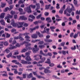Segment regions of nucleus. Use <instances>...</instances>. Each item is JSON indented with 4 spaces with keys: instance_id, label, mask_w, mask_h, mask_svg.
Returning <instances> with one entry per match:
<instances>
[{
    "instance_id": "nucleus-46",
    "label": "nucleus",
    "mask_w": 80,
    "mask_h": 80,
    "mask_svg": "<svg viewBox=\"0 0 80 80\" xmlns=\"http://www.w3.org/2000/svg\"><path fill=\"white\" fill-rule=\"evenodd\" d=\"M18 39H20V40H24V39L22 36L18 37Z\"/></svg>"
},
{
    "instance_id": "nucleus-40",
    "label": "nucleus",
    "mask_w": 80,
    "mask_h": 80,
    "mask_svg": "<svg viewBox=\"0 0 80 80\" xmlns=\"http://www.w3.org/2000/svg\"><path fill=\"white\" fill-rule=\"evenodd\" d=\"M40 3L41 4V6H43L44 5V3H43V1L42 0H41L40 1Z\"/></svg>"
},
{
    "instance_id": "nucleus-47",
    "label": "nucleus",
    "mask_w": 80,
    "mask_h": 80,
    "mask_svg": "<svg viewBox=\"0 0 80 80\" xmlns=\"http://www.w3.org/2000/svg\"><path fill=\"white\" fill-rule=\"evenodd\" d=\"M29 17L31 18L32 19H34V18H35V16L33 15H30L29 16Z\"/></svg>"
},
{
    "instance_id": "nucleus-3",
    "label": "nucleus",
    "mask_w": 80,
    "mask_h": 80,
    "mask_svg": "<svg viewBox=\"0 0 80 80\" xmlns=\"http://www.w3.org/2000/svg\"><path fill=\"white\" fill-rule=\"evenodd\" d=\"M17 41L15 40H14L12 42V43L9 45L10 47L9 48V50H13L14 48H16L17 47L15 46H13L14 44H15Z\"/></svg>"
},
{
    "instance_id": "nucleus-53",
    "label": "nucleus",
    "mask_w": 80,
    "mask_h": 80,
    "mask_svg": "<svg viewBox=\"0 0 80 80\" xmlns=\"http://www.w3.org/2000/svg\"><path fill=\"white\" fill-rule=\"evenodd\" d=\"M10 1L8 2V3L9 5H11V4H12V0H9Z\"/></svg>"
},
{
    "instance_id": "nucleus-12",
    "label": "nucleus",
    "mask_w": 80,
    "mask_h": 80,
    "mask_svg": "<svg viewBox=\"0 0 80 80\" xmlns=\"http://www.w3.org/2000/svg\"><path fill=\"white\" fill-rule=\"evenodd\" d=\"M38 28H39V26H36L35 27L33 28H30V30H31V33H32L33 30H36V29H38Z\"/></svg>"
},
{
    "instance_id": "nucleus-58",
    "label": "nucleus",
    "mask_w": 80,
    "mask_h": 80,
    "mask_svg": "<svg viewBox=\"0 0 80 80\" xmlns=\"http://www.w3.org/2000/svg\"><path fill=\"white\" fill-rule=\"evenodd\" d=\"M13 8V5H11L10 6V8H9V10H11L12 8Z\"/></svg>"
},
{
    "instance_id": "nucleus-13",
    "label": "nucleus",
    "mask_w": 80,
    "mask_h": 80,
    "mask_svg": "<svg viewBox=\"0 0 80 80\" xmlns=\"http://www.w3.org/2000/svg\"><path fill=\"white\" fill-rule=\"evenodd\" d=\"M20 19L22 20H27V18L24 16H20Z\"/></svg>"
},
{
    "instance_id": "nucleus-16",
    "label": "nucleus",
    "mask_w": 80,
    "mask_h": 80,
    "mask_svg": "<svg viewBox=\"0 0 80 80\" xmlns=\"http://www.w3.org/2000/svg\"><path fill=\"white\" fill-rule=\"evenodd\" d=\"M25 38H26V42H30V38L29 36L26 35L25 36Z\"/></svg>"
},
{
    "instance_id": "nucleus-60",
    "label": "nucleus",
    "mask_w": 80,
    "mask_h": 80,
    "mask_svg": "<svg viewBox=\"0 0 80 80\" xmlns=\"http://www.w3.org/2000/svg\"><path fill=\"white\" fill-rule=\"evenodd\" d=\"M76 14H78V15L80 14V10H79V12L78 11V10H77L76 12Z\"/></svg>"
},
{
    "instance_id": "nucleus-14",
    "label": "nucleus",
    "mask_w": 80,
    "mask_h": 80,
    "mask_svg": "<svg viewBox=\"0 0 80 80\" xmlns=\"http://www.w3.org/2000/svg\"><path fill=\"white\" fill-rule=\"evenodd\" d=\"M31 37L32 38H37L38 37V35L37 34H33L31 35Z\"/></svg>"
},
{
    "instance_id": "nucleus-51",
    "label": "nucleus",
    "mask_w": 80,
    "mask_h": 80,
    "mask_svg": "<svg viewBox=\"0 0 80 80\" xmlns=\"http://www.w3.org/2000/svg\"><path fill=\"white\" fill-rule=\"evenodd\" d=\"M50 67H53V66H55V64H54L53 63H51L49 64Z\"/></svg>"
},
{
    "instance_id": "nucleus-36",
    "label": "nucleus",
    "mask_w": 80,
    "mask_h": 80,
    "mask_svg": "<svg viewBox=\"0 0 80 80\" xmlns=\"http://www.w3.org/2000/svg\"><path fill=\"white\" fill-rule=\"evenodd\" d=\"M41 17H42V14H40L37 16V19H39V18H41Z\"/></svg>"
},
{
    "instance_id": "nucleus-41",
    "label": "nucleus",
    "mask_w": 80,
    "mask_h": 80,
    "mask_svg": "<svg viewBox=\"0 0 80 80\" xmlns=\"http://www.w3.org/2000/svg\"><path fill=\"white\" fill-rule=\"evenodd\" d=\"M56 5V8H57V9H59V8H60V5L59 4H58V3Z\"/></svg>"
},
{
    "instance_id": "nucleus-4",
    "label": "nucleus",
    "mask_w": 80,
    "mask_h": 80,
    "mask_svg": "<svg viewBox=\"0 0 80 80\" xmlns=\"http://www.w3.org/2000/svg\"><path fill=\"white\" fill-rule=\"evenodd\" d=\"M50 36L49 35H48L46 36V38L44 39V40L46 42H48V43H51L52 42V40L50 39H48L50 38Z\"/></svg>"
},
{
    "instance_id": "nucleus-28",
    "label": "nucleus",
    "mask_w": 80,
    "mask_h": 80,
    "mask_svg": "<svg viewBox=\"0 0 80 80\" xmlns=\"http://www.w3.org/2000/svg\"><path fill=\"white\" fill-rule=\"evenodd\" d=\"M78 32L77 33H75L73 36L74 38H76L77 37H78Z\"/></svg>"
},
{
    "instance_id": "nucleus-7",
    "label": "nucleus",
    "mask_w": 80,
    "mask_h": 80,
    "mask_svg": "<svg viewBox=\"0 0 80 80\" xmlns=\"http://www.w3.org/2000/svg\"><path fill=\"white\" fill-rule=\"evenodd\" d=\"M24 10H25L26 12H27L28 13H32V10H31V8H30V6H29L28 7H27V8H25L24 9Z\"/></svg>"
},
{
    "instance_id": "nucleus-27",
    "label": "nucleus",
    "mask_w": 80,
    "mask_h": 80,
    "mask_svg": "<svg viewBox=\"0 0 80 80\" xmlns=\"http://www.w3.org/2000/svg\"><path fill=\"white\" fill-rule=\"evenodd\" d=\"M52 52H48V54H46L45 56H49V57H52Z\"/></svg>"
},
{
    "instance_id": "nucleus-2",
    "label": "nucleus",
    "mask_w": 80,
    "mask_h": 80,
    "mask_svg": "<svg viewBox=\"0 0 80 80\" xmlns=\"http://www.w3.org/2000/svg\"><path fill=\"white\" fill-rule=\"evenodd\" d=\"M24 22H18V24L17 23H15V21L14 20H12V22L11 23V25L13 26V27H18V28H21V27H23V25ZM18 24L20 26H18Z\"/></svg>"
},
{
    "instance_id": "nucleus-48",
    "label": "nucleus",
    "mask_w": 80,
    "mask_h": 80,
    "mask_svg": "<svg viewBox=\"0 0 80 80\" xmlns=\"http://www.w3.org/2000/svg\"><path fill=\"white\" fill-rule=\"evenodd\" d=\"M63 10L61 9V10H59V13H60V14H62V13H63Z\"/></svg>"
},
{
    "instance_id": "nucleus-42",
    "label": "nucleus",
    "mask_w": 80,
    "mask_h": 80,
    "mask_svg": "<svg viewBox=\"0 0 80 80\" xmlns=\"http://www.w3.org/2000/svg\"><path fill=\"white\" fill-rule=\"evenodd\" d=\"M57 68H62V66L60 65V64H59L57 66Z\"/></svg>"
},
{
    "instance_id": "nucleus-1",
    "label": "nucleus",
    "mask_w": 80,
    "mask_h": 80,
    "mask_svg": "<svg viewBox=\"0 0 80 80\" xmlns=\"http://www.w3.org/2000/svg\"><path fill=\"white\" fill-rule=\"evenodd\" d=\"M21 44L22 45L25 44V46H26V49L24 48L21 51L22 53L27 52L28 50H32V48H31L30 47L28 46H30V45H31V44L27 42H26V41H24L23 42H22Z\"/></svg>"
},
{
    "instance_id": "nucleus-35",
    "label": "nucleus",
    "mask_w": 80,
    "mask_h": 80,
    "mask_svg": "<svg viewBox=\"0 0 80 80\" xmlns=\"http://www.w3.org/2000/svg\"><path fill=\"white\" fill-rule=\"evenodd\" d=\"M3 44L5 46H8V42H7V41H6L3 42Z\"/></svg>"
},
{
    "instance_id": "nucleus-21",
    "label": "nucleus",
    "mask_w": 80,
    "mask_h": 80,
    "mask_svg": "<svg viewBox=\"0 0 80 80\" xmlns=\"http://www.w3.org/2000/svg\"><path fill=\"white\" fill-rule=\"evenodd\" d=\"M12 63H15V64H16V65H18L20 63H19V62H17V61L16 60H13L12 61Z\"/></svg>"
},
{
    "instance_id": "nucleus-45",
    "label": "nucleus",
    "mask_w": 80,
    "mask_h": 80,
    "mask_svg": "<svg viewBox=\"0 0 80 80\" xmlns=\"http://www.w3.org/2000/svg\"><path fill=\"white\" fill-rule=\"evenodd\" d=\"M17 58L19 60H21V56H17Z\"/></svg>"
},
{
    "instance_id": "nucleus-30",
    "label": "nucleus",
    "mask_w": 80,
    "mask_h": 80,
    "mask_svg": "<svg viewBox=\"0 0 80 80\" xmlns=\"http://www.w3.org/2000/svg\"><path fill=\"white\" fill-rule=\"evenodd\" d=\"M29 6L32 8H33L34 9H35V7H36V6L35 5H33L32 4L30 5Z\"/></svg>"
},
{
    "instance_id": "nucleus-52",
    "label": "nucleus",
    "mask_w": 80,
    "mask_h": 80,
    "mask_svg": "<svg viewBox=\"0 0 80 80\" xmlns=\"http://www.w3.org/2000/svg\"><path fill=\"white\" fill-rule=\"evenodd\" d=\"M73 3L74 5L77 4V3H78V1H77V0H74Z\"/></svg>"
},
{
    "instance_id": "nucleus-32",
    "label": "nucleus",
    "mask_w": 80,
    "mask_h": 80,
    "mask_svg": "<svg viewBox=\"0 0 80 80\" xmlns=\"http://www.w3.org/2000/svg\"><path fill=\"white\" fill-rule=\"evenodd\" d=\"M1 44H0V49H1V48H2V47H3V42H0Z\"/></svg>"
},
{
    "instance_id": "nucleus-31",
    "label": "nucleus",
    "mask_w": 80,
    "mask_h": 80,
    "mask_svg": "<svg viewBox=\"0 0 80 80\" xmlns=\"http://www.w3.org/2000/svg\"><path fill=\"white\" fill-rule=\"evenodd\" d=\"M10 13L11 15H12L11 16H13V15L15 14V11H13V10H12L11 11Z\"/></svg>"
},
{
    "instance_id": "nucleus-62",
    "label": "nucleus",
    "mask_w": 80,
    "mask_h": 80,
    "mask_svg": "<svg viewBox=\"0 0 80 80\" xmlns=\"http://www.w3.org/2000/svg\"><path fill=\"white\" fill-rule=\"evenodd\" d=\"M25 55L26 56H30L29 55H30V53L28 52H26L25 53Z\"/></svg>"
},
{
    "instance_id": "nucleus-10",
    "label": "nucleus",
    "mask_w": 80,
    "mask_h": 80,
    "mask_svg": "<svg viewBox=\"0 0 80 80\" xmlns=\"http://www.w3.org/2000/svg\"><path fill=\"white\" fill-rule=\"evenodd\" d=\"M34 48L33 49L32 51L33 53H36L38 50V48H37V45H35Z\"/></svg>"
},
{
    "instance_id": "nucleus-19",
    "label": "nucleus",
    "mask_w": 80,
    "mask_h": 80,
    "mask_svg": "<svg viewBox=\"0 0 80 80\" xmlns=\"http://www.w3.org/2000/svg\"><path fill=\"white\" fill-rule=\"evenodd\" d=\"M26 60L27 61H31L32 59L30 58V56H27L26 58Z\"/></svg>"
},
{
    "instance_id": "nucleus-11",
    "label": "nucleus",
    "mask_w": 80,
    "mask_h": 80,
    "mask_svg": "<svg viewBox=\"0 0 80 80\" xmlns=\"http://www.w3.org/2000/svg\"><path fill=\"white\" fill-rule=\"evenodd\" d=\"M18 11L20 12V15H23L24 14H25V12H23V9L20 8L18 9Z\"/></svg>"
},
{
    "instance_id": "nucleus-64",
    "label": "nucleus",
    "mask_w": 80,
    "mask_h": 80,
    "mask_svg": "<svg viewBox=\"0 0 80 80\" xmlns=\"http://www.w3.org/2000/svg\"><path fill=\"white\" fill-rule=\"evenodd\" d=\"M77 29L78 30H80V25L78 24L77 25Z\"/></svg>"
},
{
    "instance_id": "nucleus-25",
    "label": "nucleus",
    "mask_w": 80,
    "mask_h": 80,
    "mask_svg": "<svg viewBox=\"0 0 80 80\" xmlns=\"http://www.w3.org/2000/svg\"><path fill=\"white\" fill-rule=\"evenodd\" d=\"M0 22L2 25H5V22H4L3 19H2L0 20Z\"/></svg>"
},
{
    "instance_id": "nucleus-61",
    "label": "nucleus",
    "mask_w": 80,
    "mask_h": 80,
    "mask_svg": "<svg viewBox=\"0 0 80 80\" xmlns=\"http://www.w3.org/2000/svg\"><path fill=\"white\" fill-rule=\"evenodd\" d=\"M9 79L10 80H12L13 79V77L11 76H9Z\"/></svg>"
},
{
    "instance_id": "nucleus-9",
    "label": "nucleus",
    "mask_w": 80,
    "mask_h": 80,
    "mask_svg": "<svg viewBox=\"0 0 80 80\" xmlns=\"http://www.w3.org/2000/svg\"><path fill=\"white\" fill-rule=\"evenodd\" d=\"M50 67H47L46 69H45L44 72L45 73H51V72H50V71L49 70L50 69Z\"/></svg>"
},
{
    "instance_id": "nucleus-54",
    "label": "nucleus",
    "mask_w": 80,
    "mask_h": 80,
    "mask_svg": "<svg viewBox=\"0 0 80 80\" xmlns=\"http://www.w3.org/2000/svg\"><path fill=\"white\" fill-rule=\"evenodd\" d=\"M74 34V33H73V32H72L71 33V34H70V37H71V38H72L73 37Z\"/></svg>"
},
{
    "instance_id": "nucleus-8",
    "label": "nucleus",
    "mask_w": 80,
    "mask_h": 80,
    "mask_svg": "<svg viewBox=\"0 0 80 80\" xmlns=\"http://www.w3.org/2000/svg\"><path fill=\"white\" fill-rule=\"evenodd\" d=\"M36 10L37 11V12L38 13H41V11H39L38 10H39L40 8V4L38 3H36Z\"/></svg>"
},
{
    "instance_id": "nucleus-5",
    "label": "nucleus",
    "mask_w": 80,
    "mask_h": 80,
    "mask_svg": "<svg viewBox=\"0 0 80 80\" xmlns=\"http://www.w3.org/2000/svg\"><path fill=\"white\" fill-rule=\"evenodd\" d=\"M13 18V16L10 15L9 14H8L7 16H6L5 18L4 19L5 20H7V22L8 23H10V19L9 18Z\"/></svg>"
},
{
    "instance_id": "nucleus-43",
    "label": "nucleus",
    "mask_w": 80,
    "mask_h": 80,
    "mask_svg": "<svg viewBox=\"0 0 80 80\" xmlns=\"http://www.w3.org/2000/svg\"><path fill=\"white\" fill-rule=\"evenodd\" d=\"M40 53L41 55H43V56H45V55L46 54H45V53H43V51H42V50L40 51Z\"/></svg>"
},
{
    "instance_id": "nucleus-49",
    "label": "nucleus",
    "mask_w": 80,
    "mask_h": 80,
    "mask_svg": "<svg viewBox=\"0 0 80 80\" xmlns=\"http://www.w3.org/2000/svg\"><path fill=\"white\" fill-rule=\"evenodd\" d=\"M45 28H47V27H46L45 28H44V30L43 31H41L42 33H44L46 32V31H45Z\"/></svg>"
},
{
    "instance_id": "nucleus-29",
    "label": "nucleus",
    "mask_w": 80,
    "mask_h": 80,
    "mask_svg": "<svg viewBox=\"0 0 80 80\" xmlns=\"http://www.w3.org/2000/svg\"><path fill=\"white\" fill-rule=\"evenodd\" d=\"M12 55V52H10L9 54H8L7 56V58H10V57H11V56Z\"/></svg>"
},
{
    "instance_id": "nucleus-56",
    "label": "nucleus",
    "mask_w": 80,
    "mask_h": 80,
    "mask_svg": "<svg viewBox=\"0 0 80 80\" xmlns=\"http://www.w3.org/2000/svg\"><path fill=\"white\" fill-rule=\"evenodd\" d=\"M50 29H55L56 28L55 26H52L50 27Z\"/></svg>"
},
{
    "instance_id": "nucleus-26",
    "label": "nucleus",
    "mask_w": 80,
    "mask_h": 80,
    "mask_svg": "<svg viewBox=\"0 0 80 80\" xmlns=\"http://www.w3.org/2000/svg\"><path fill=\"white\" fill-rule=\"evenodd\" d=\"M46 63H48V64H50L51 63V62L50 61V59H48L47 60V61L45 62Z\"/></svg>"
},
{
    "instance_id": "nucleus-33",
    "label": "nucleus",
    "mask_w": 80,
    "mask_h": 80,
    "mask_svg": "<svg viewBox=\"0 0 80 80\" xmlns=\"http://www.w3.org/2000/svg\"><path fill=\"white\" fill-rule=\"evenodd\" d=\"M21 63L23 64H27V61H25L23 60H21Z\"/></svg>"
},
{
    "instance_id": "nucleus-20",
    "label": "nucleus",
    "mask_w": 80,
    "mask_h": 80,
    "mask_svg": "<svg viewBox=\"0 0 80 80\" xmlns=\"http://www.w3.org/2000/svg\"><path fill=\"white\" fill-rule=\"evenodd\" d=\"M71 5L72 7L71 8L72 9V11H75V7H74L73 5L72 4H71Z\"/></svg>"
},
{
    "instance_id": "nucleus-18",
    "label": "nucleus",
    "mask_w": 80,
    "mask_h": 80,
    "mask_svg": "<svg viewBox=\"0 0 80 80\" xmlns=\"http://www.w3.org/2000/svg\"><path fill=\"white\" fill-rule=\"evenodd\" d=\"M62 53L64 55H66V53L67 54H68V51H65L63 50L62 51Z\"/></svg>"
},
{
    "instance_id": "nucleus-59",
    "label": "nucleus",
    "mask_w": 80,
    "mask_h": 80,
    "mask_svg": "<svg viewBox=\"0 0 80 80\" xmlns=\"http://www.w3.org/2000/svg\"><path fill=\"white\" fill-rule=\"evenodd\" d=\"M6 5V3H2L1 5V7L2 8H3L5 7Z\"/></svg>"
},
{
    "instance_id": "nucleus-39",
    "label": "nucleus",
    "mask_w": 80,
    "mask_h": 80,
    "mask_svg": "<svg viewBox=\"0 0 80 80\" xmlns=\"http://www.w3.org/2000/svg\"><path fill=\"white\" fill-rule=\"evenodd\" d=\"M65 42H62L60 43V46L62 47H64L65 46Z\"/></svg>"
},
{
    "instance_id": "nucleus-37",
    "label": "nucleus",
    "mask_w": 80,
    "mask_h": 80,
    "mask_svg": "<svg viewBox=\"0 0 80 80\" xmlns=\"http://www.w3.org/2000/svg\"><path fill=\"white\" fill-rule=\"evenodd\" d=\"M9 50H10L9 49V48H7L6 49L5 52L6 53H9V52H10V51Z\"/></svg>"
},
{
    "instance_id": "nucleus-57",
    "label": "nucleus",
    "mask_w": 80,
    "mask_h": 80,
    "mask_svg": "<svg viewBox=\"0 0 80 80\" xmlns=\"http://www.w3.org/2000/svg\"><path fill=\"white\" fill-rule=\"evenodd\" d=\"M44 15L45 16H48V15H49V13L46 12L44 13Z\"/></svg>"
},
{
    "instance_id": "nucleus-17",
    "label": "nucleus",
    "mask_w": 80,
    "mask_h": 80,
    "mask_svg": "<svg viewBox=\"0 0 80 80\" xmlns=\"http://www.w3.org/2000/svg\"><path fill=\"white\" fill-rule=\"evenodd\" d=\"M46 21H47L48 23H50V22H52V20L51 18L50 17L47 18L46 19Z\"/></svg>"
},
{
    "instance_id": "nucleus-44",
    "label": "nucleus",
    "mask_w": 80,
    "mask_h": 80,
    "mask_svg": "<svg viewBox=\"0 0 80 80\" xmlns=\"http://www.w3.org/2000/svg\"><path fill=\"white\" fill-rule=\"evenodd\" d=\"M71 49L72 50H76V46H74V48L73 47H72L71 48Z\"/></svg>"
},
{
    "instance_id": "nucleus-15",
    "label": "nucleus",
    "mask_w": 80,
    "mask_h": 80,
    "mask_svg": "<svg viewBox=\"0 0 80 80\" xmlns=\"http://www.w3.org/2000/svg\"><path fill=\"white\" fill-rule=\"evenodd\" d=\"M64 14L65 15L66 14V16L70 17V16L71 15V14H70L71 13H69V14L68 13H67L68 12V11H67V9H66L64 11Z\"/></svg>"
},
{
    "instance_id": "nucleus-34",
    "label": "nucleus",
    "mask_w": 80,
    "mask_h": 80,
    "mask_svg": "<svg viewBox=\"0 0 80 80\" xmlns=\"http://www.w3.org/2000/svg\"><path fill=\"white\" fill-rule=\"evenodd\" d=\"M67 10V11L69 13H71V12H72V9L71 8H69Z\"/></svg>"
},
{
    "instance_id": "nucleus-22",
    "label": "nucleus",
    "mask_w": 80,
    "mask_h": 80,
    "mask_svg": "<svg viewBox=\"0 0 80 80\" xmlns=\"http://www.w3.org/2000/svg\"><path fill=\"white\" fill-rule=\"evenodd\" d=\"M32 73H30L29 75L27 76V78H32L33 76H32Z\"/></svg>"
},
{
    "instance_id": "nucleus-63",
    "label": "nucleus",
    "mask_w": 80,
    "mask_h": 80,
    "mask_svg": "<svg viewBox=\"0 0 80 80\" xmlns=\"http://www.w3.org/2000/svg\"><path fill=\"white\" fill-rule=\"evenodd\" d=\"M23 3V0H20L18 1V3Z\"/></svg>"
},
{
    "instance_id": "nucleus-55",
    "label": "nucleus",
    "mask_w": 80,
    "mask_h": 80,
    "mask_svg": "<svg viewBox=\"0 0 80 80\" xmlns=\"http://www.w3.org/2000/svg\"><path fill=\"white\" fill-rule=\"evenodd\" d=\"M14 73L15 74H17L18 73V71H17V69L16 68V70L14 71Z\"/></svg>"
},
{
    "instance_id": "nucleus-6",
    "label": "nucleus",
    "mask_w": 80,
    "mask_h": 80,
    "mask_svg": "<svg viewBox=\"0 0 80 80\" xmlns=\"http://www.w3.org/2000/svg\"><path fill=\"white\" fill-rule=\"evenodd\" d=\"M39 57H40V60H42L39 61V63H43L44 62V61H45V60H46L45 58L43 57L42 58V55H39Z\"/></svg>"
},
{
    "instance_id": "nucleus-50",
    "label": "nucleus",
    "mask_w": 80,
    "mask_h": 80,
    "mask_svg": "<svg viewBox=\"0 0 80 80\" xmlns=\"http://www.w3.org/2000/svg\"><path fill=\"white\" fill-rule=\"evenodd\" d=\"M4 33V31H3V30H2L0 31V37H1V36L2 35V33Z\"/></svg>"
},
{
    "instance_id": "nucleus-38",
    "label": "nucleus",
    "mask_w": 80,
    "mask_h": 80,
    "mask_svg": "<svg viewBox=\"0 0 80 80\" xmlns=\"http://www.w3.org/2000/svg\"><path fill=\"white\" fill-rule=\"evenodd\" d=\"M50 6H51V4H49L48 5H46V10L48 9Z\"/></svg>"
},
{
    "instance_id": "nucleus-23",
    "label": "nucleus",
    "mask_w": 80,
    "mask_h": 80,
    "mask_svg": "<svg viewBox=\"0 0 80 80\" xmlns=\"http://www.w3.org/2000/svg\"><path fill=\"white\" fill-rule=\"evenodd\" d=\"M37 34H38V37H40L41 38H42V37H43V35L42 34H41L39 32H37Z\"/></svg>"
},
{
    "instance_id": "nucleus-24",
    "label": "nucleus",
    "mask_w": 80,
    "mask_h": 80,
    "mask_svg": "<svg viewBox=\"0 0 80 80\" xmlns=\"http://www.w3.org/2000/svg\"><path fill=\"white\" fill-rule=\"evenodd\" d=\"M5 13H2L1 14V15L0 16V18H3L4 17H5Z\"/></svg>"
}]
</instances>
